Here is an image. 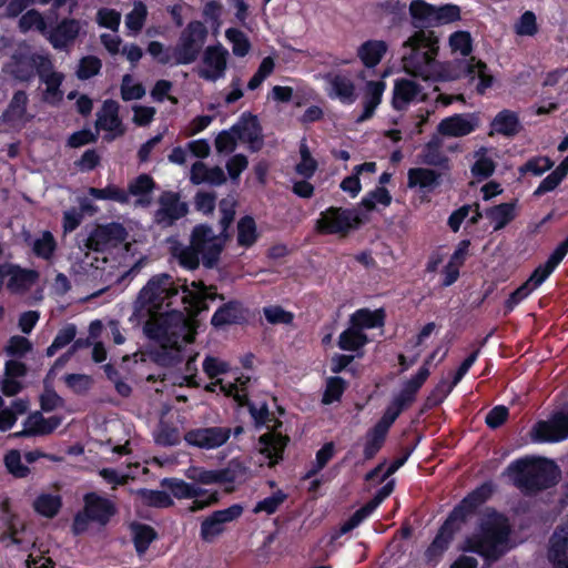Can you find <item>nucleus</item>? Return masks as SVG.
I'll return each mask as SVG.
<instances>
[{
	"label": "nucleus",
	"mask_w": 568,
	"mask_h": 568,
	"mask_svg": "<svg viewBox=\"0 0 568 568\" xmlns=\"http://www.w3.org/2000/svg\"><path fill=\"white\" fill-rule=\"evenodd\" d=\"M3 462L7 470L17 478H24L30 473L29 467L22 464L21 454L17 449L9 450Z\"/></svg>",
	"instance_id": "59"
},
{
	"label": "nucleus",
	"mask_w": 568,
	"mask_h": 568,
	"mask_svg": "<svg viewBox=\"0 0 568 568\" xmlns=\"http://www.w3.org/2000/svg\"><path fill=\"white\" fill-rule=\"evenodd\" d=\"M387 50L384 40H367L358 47L357 57L366 68L373 69L379 64Z\"/></svg>",
	"instance_id": "34"
},
{
	"label": "nucleus",
	"mask_w": 568,
	"mask_h": 568,
	"mask_svg": "<svg viewBox=\"0 0 568 568\" xmlns=\"http://www.w3.org/2000/svg\"><path fill=\"white\" fill-rule=\"evenodd\" d=\"M523 129L518 113L504 109L499 111L490 122L489 135L500 134L507 138L517 135Z\"/></svg>",
	"instance_id": "26"
},
{
	"label": "nucleus",
	"mask_w": 568,
	"mask_h": 568,
	"mask_svg": "<svg viewBox=\"0 0 568 568\" xmlns=\"http://www.w3.org/2000/svg\"><path fill=\"white\" fill-rule=\"evenodd\" d=\"M369 343V338L365 332L358 331L351 323L349 326L344 329L338 338L337 346L339 349L345 352H353L354 356L362 358L364 356V347Z\"/></svg>",
	"instance_id": "28"
},
{
	"label": "nucleus",
	"mask_w": 568,
	"mask_h": 568,
	"mask_svg": "<svg viewBox=\"0 0 568 568\" xmlns=\"http://www.w3.org/2000/svg\"><path fill=\"white\" fill-rule=\"evenodd\" d=\"M480 354V348L474 349L459 365V367L454 372L450 383L447 385L446 382H442L437 385L436 390L443 394V397H446L455 386H457L464 376L468 373L470 367L475 364L478 356Z\"/></svg>",
	"instance_id": "42"
},
{
	"label": "nucleus",
	"mask_w": 568,
	"mask_h": 568,
	"mask_svg": "<svg viewBox=\"0 0 568 568\" xmlns=\"http://www.w3.org/2000/svg\"><path fill=\"white\" fill-rule=\"evenodd\" d=\"M61 506L62 499L58 494H41L33 503L36 511L48 518H53Z\"/></svg>",
	"instance_id": "46"
},
{
	"label": "nucleus",
	"mask_w": 568,
	"mask_h": 568,
	"mask_svg": "<svg viewBox=\"0 0 568 568\" xmlns=\"http://www.w3.org/2000/svg\"><path fill=\"white\" fill-rule=\"evenodd\" d=\"M81 30V23L75 19H63L54 28L47 29L44 36L52 47L57 50H64L71 45L78 38Z\"/></svg>",
	"instance_id": "19"
},
{
	"label": "nucleus",
	"mask_w": 568,
	"mask_h": 568,
	"mask_svg": "<svg viewBox=\"0 0 568 568\" xmlns=\"http://www.w3.org/2000/svg\"><path fill=\"white\" fill-rule=\"evenodd\" d=\"M62 419L58 416L43 417L40 412L30 414L24 422V429L14 434L16 437L43 436L57 429Z\"/></svg>",
	"instance_id": "24"
},
{
	"label": "nucleus",
	"mask_w": 568,
	"mask_h": 568,
	"mask_svg": "<svg viewBox=\"0 0 568 568\" xmlns=\"http://www.w3.org/2000/svg\"><path fill=\"white\" fill-rule=\"evenodd\" d=\"M347 387L348 382H346L343 377H328L326 379L325 390L322 394V404L329 405L335 402H339Z\"/></svg>",
	"instance_id": "47"
},
{
	"label": "nucleus",
	"mask_w": 568,
	"mask_h": 568,
	"mask_svg": "<svg viewBox=\"0 0 568 568\" xmlns=\"http://www.w3.org/2000/svg\"><path fill=\"white\" fill-rule=\"evenodd\" d=\"M6 275H10L8 288L14 293L26 292L39 280V272L36 270L22 268L18 265H8Z\"/></svg>",
	"instance_id": "29"
},
{
	"label": "nucleus",
	"mask_w": 568,
	"mask_h": 568,
	"mask_svg": "<svg viewBox=\"0 0 568 568\" xmlns=\"http://www.w3.org/2000/svg\"><path fill=\"white\" fill-rule=\"evenodd\" d=\"M390 203L392 195L389 191L384 186H376L374 190L369 191L365 196L362 197L358 206L366 212H372L375 210L376 204H381L384 207H387L390 205Z\"/></svg>",
	"instance_id": "45"
},
{
	"label": "nucleus",
	"mask_w": 568,
	"mask_h": 568,
	"mask_svg": "<svg viewBox=\"0 0 568 568\" xmlns=\"http://www.w3.org/2000/svg\"><path fill=\"white\" fill-rule=\"evenodd\" d=\"M49 55L31 52L26 44L20 45L12 54L10 61L6 65V71L14 79L21 82H28L40 73V63L49 60Z\"/></svg>",
	"instance_id": "9"
},
{
	"label": "nucleus",
	"mask_w": 568,
	"mask_h": 568,
	"mask_svg": "<svg viewBox=\"0 0 568 568\" xmlns=\"http://www.w3.org/2000/svg\"><path fill=\"white\" fill-rule=\"evenodd\" d=\"M420 92V87L407 79L396 81L394 87L393 106L396 110L404 109L409 102L415 100Z\"/></svg>",
	"instance_id": "39"
},
{
	"label": "nucleus",
	"mask_w": 568,
	"mask_h": 568,
	"mask_svg": "<svg viewBox=\"0 0 568 568\" xmlns=\"http://www.w3.org/2000/svg\"><path fill=\"white\" fill-rule=\"evenodd\" d=\"M235 205L236 201L233 196H226L220 201L221 232L219 234L211 226L199 224L192 230L189 245L176 244L172 247V255L181 266L195 270L200 262L206 268L217 265L221 253L229 240L226 231L234 220Z\"/></svg>",
	"instance_id": "3"
},
{
	"label": "nucleus",
	"mask_w": 568,
	"mask_h": 568,
	"mask_svg": "<svg viewBox=\"0 0 568 568\" xmlns=\"http://www.w3.org/2000/svg\"><path fill=\"white\" fill-rule=\"evenodd\" d=\"M355 358L357 357L354 355L335 353L328 361L329 371L334 374L348 372L355 376L357 372L353 366Z\"/></svg>",
	"instance_id": "61"
},
{
	"label": "nucleus",
	"mask_w": 568,
	"mask_h": 568,
	"mask_svg": "<svg viewBox=\"0 0 568 568\" xmlns=\"http://www.w3.org/2000/svg\"><path fill=\"white\" fill-rule=\"evenodd\" d=\"M19 29L22 32H28V31L34 29V30L39 31L41 34L45 36L48 27H47L43 16L39 11L31 9V10H28L20 18Z\"/></svg>",
	"instance_id": "53"
},
{
	"label": "nucleus",
	"mask_w": 568,
	"mask_h": 568,
	"mask_svg": "<svg viewBox=\"0 0 568 568\" xmlns=\"http://www.w3.org/2000/svg\"><path fill=\"white\" fill-rule=\"evenodd\" d=\"M241 405L248 406L250 414L253 417V419L257 426L264 425L268 429H273L277 425H281V422L275 420L271 417V413H270L266 404H261L257 407L255 404H252L247 400V395L245 394V398L243 399V404H241Z\"/></svg>",
	"instance_id": "52"
},
{
	"label": "nucleus",
	"mask_w": 568,
	"mask_h": 568,
	"mask_svg": "<svg viewBox=\"0 0 568 568\" xmlns=\"http://www.w3.org/2000/svg\"><path fill=\"white\" fill-rule=\"evenodd\" d=\"M511 532L508 518L494 508H487L479 521L478 532L466 540V550L481 556L487 562L498 560L505 552Z\"/></svg>",
	"instance_id": "5"
},
{
	"label": "nucleus",
	"mask_w": 568,
	"mask_h": 568,
	"mask_svg": "<svg viewBox=\"0 0 568 568\" xmlns=\"http://www.w3.org/2000/svg\"><path fill=\"white\" fill-rule=\"evenodd\" d=\"M226 39L232 43V51L237 57H244L251 49L250 41L244 32L230 28L225 31Z\"/></svg>",
	"instance_id": "58"
},
{
	"label": "nucleus",
	"mask_w": 568,
	"mask_h": 568,
	"mask_svg": "<svg viewBox=\"0 0 568 568\" xmlns=\"http://www.w3.org/2000/svg\"><path fill=\"white\" fill-rule=\"evenodd\" d=\"M148 16L146 6L143 2H135L133 9L125 16V26L132 32L142 30Z\"/></svg>",
	"instance_id": "60"
},
{
	"label": "nucleus",
	"mask_w": 568,
	"mask_h": 568,
	"mask_svg": "<svg viewBox=\"0 0 568 568\" xmlns=\"http://www.w3.org/2000/svg\"><path fill=\"white\" fill-rule=\"evenodd\" d=\"M442 184V174L428 168H412L407 172V186L430 193Z\"/></svg>",
	"instance_id": "25"
},
{
	"label": "nucleus",
	"mask_w": 568,
	"mask_h": 568,
	"mask_svg": "<svg viewBox=\"0 0 568 568\" xmlns=\"http://www.w3.org/2000/svg\"><path fill=\"white\" fill-rule=\"evenodd\" d=\"M365 219L357 209L331 207L322 212V233H347L362 225Z\"/></svg>",
	"instance_id": "13"
},
{
	"label": "nucleus",
	"mask_w": 568,
	"mask_h": 568,
	"mask_svg": "<svg viewBox=\"0 0 568 568\" xmlns=\"http://www.w3.org/2000/svg\"><path fill=\"white\" fill-rule=\"evenodd\" d=\"M40 80L45 84L43 100L49 103H57L62 100L63 93L60 85L64 79L63 74L53 70L51 59L40 63Z\"/></svg>",
	"instance_id": "23"
},
{
	"label": "nucleus",
	"mask_w": 568,
	"mask_h": 568,
	"mask_svg": "<svg viewBox=\"0 0 568 568\" xmlns=\"http://www.w3.org/2000/svg\"><path fill=\"white\" fill-rule=\"evenodd\" d=\"M138 495L145 505L152 507L166 508L174 504L171 496L161 490L140 489Z\"/></svg>",
	"instance_id": "56"
},
{
	"label": "nucleus",
	"mask_w": 568,
	"mask_h": 568,
	"mask_svg": "<svg viewBox=\"0 0 568 568\" xmlns=\"http://www.w3.org/2000/svg\"><path fill=\"white\" fill-rule=\"evenodd\" d=\"M493 486L489 483H484L467 494L453 508L425 551L427 561H438L443 557L462 526L476 514L477 509L490 498Z\"/></svg>",
	"instance_id": "4"
},
{
	"label": "nucleus",
	"mask_w": 568,
	"mask_h": 568,
	"mask_svg": "<svg viewBox=\"0 0 568 568\" xmlns=\"http://www.w3.org/2000/svg\"><path fill=\"white\" fill-rule=\"evenodd\" d=\"M536 443H558L568 438V403L548 420L537 422L531 429Z\"/></svg>",
	"instance_id": "11"
},
{
	"label": "nucleus",
	"mask_w": 568,
	"mask_h": 568,
	"mask_svg": "<svg viewBox=\"0 0 568 568\" xmlns=\"http://www.w3.org/2000/svg\"><path fill=\"white\" fill-rule=\"evenodd\" d=\"M24 241L31 247L34 256L49 263L53 262L58 243L50 231H42L36 237L27 234Z\"/></svg>",
	"instance_id": "27"
},
{
	"label": "nucleus",
	"mask_w": 568,
	"mask_h": 568,
	"mask_svg": "<svg viewBox=\"0 0 568 568\" xmlns=\"http://www.w3.org/2000/svg\"><path fill=\"white\" fill-rule=\"evenodd\" d=\"M88 192L97 200H111L120 204L130 202L129 193L114 184H109L104 189L90 187Z\"/></svg>",
	"instance_id": "51"
},
{
	"label": "nucleus",
	"mask_w": 568,
	"mask_h": 568,
	"mask_svg": "<svg viewBox=\"0 0 568 568\" xmlns=\"http://www.w3.org/2000/svg\"><path fill=\"white\" fill-rule=\"evenodd\" d=\"M84 507L79 511L72 524V531L75 535L83 534L89 527V523H98L104 526L115 514V505L108 498L97 493H88L83 497Z\"/></svg>",
	"instance_id": "7"
},
{
	"label": "nucleus",
	"mask_w": 568,
	"mask_h": 568,
	"mask_svg": "<svg viewBox=\"0 0 568 568\" xmlns=\"http://www.w3.org/2000/svg\"><path fill=\"white\" fill-rule=\"evenodd\" d=\"M185 476L202 485L233 481V475L227 469L209 470L203 467L191 466L185 470Z\"/></svg>",
	"instance_id": "37"
},
{
	"label": "nucleus",
	"mask_w": 568,
	"mask_h": 568,
	"mask_svg": "<svg viewBox=\"0 0 568 568\" xmlns=\"http://www.w3.org/2000/svg\"><path fill=\"white\" fill-rule=\"evenodd\" d=\"M192 288L185 283L175 282L169 274H158L149 280L140 291L136 306L150 316L144 325V333L150 339L160 344L155 353L156 362L163 366H173L182 361V347L192 343L195 335L194 321L182 311L172 310L158 314L165 305H183L191 315L209 308L207 301L219 295L212 287L201 282H192ZM223 300V296H220Z\"/></svg>",
	"instance_id": "1"
},
{
	"label": "nucleus",
	"mask_w": 568,
	"mask_h": 568,
	"mask_svg": "<svg viewBox=\"0 0 568 568\" xmlns=\"http://www.w3.org/2000/svg\"><path fill=\"white\" fill-rule=\"evenodd\" d=\"M485 214L489 220L495 222V231L501 230L515 219V203L494 205L488 207Z\"/></svg>",
	"instance_id": "43"
},
{
	"label": "nucleus",
	"mask_w": 568,
	"mask_h": 568,
	"mask_svg": "<svg viewBox=\"0 0 568 568\" xmlns=\"http://www.w3.org/2000/svg\"><path fill=\"white\" fill-rule=\"evenodd\" d=\"M229 51L222 45H210L205 49L203 54L204 68L197 70L200 78L215 82L224 78L227 69Z\"/></svg>",
	"instance_id": "16"
},
{
	"label": "nucleus",
	"mask_w": 568,
	"mask_h": 568,
	"mask_svg": "<svg viewBox=\"0 0 568 568\" xmlns=\"http://www.w3.org/2000/svg\"><path fill=\"white\" fill-rule=\"evenodd\" d=\"M329 83L331 89L328 91V95L332 99H337L345 105H351L356 101V89L351 79L342 74H336L331 79Z\"/></svg>",
	"instance_id": "36"
},
{
	"label": "nucleus",
	"mask_w": 568,
	"mask_h": 568,
	"mask_svg": "<svg viewBox=\"0 0 568 568\" xmlns=\"http://www.w3.org/2000/svg\"><path fill=\"white\" fill-rule=\"evenodd\" d=\"M386 85L383 81H368L363 97V111L357 121L363 122L371 119L382 102Z\"/></svg>",
	"instance_id": "31"
},
{
	"label": "nucleus",
	"mask_w": 568,
	"mask_h": 568,
	"mask_svg": "<svg viewBox=\"0 0 568 568\" xmlns=\"http://www.w3.org/2000/svg\"><path fill=\"white\" fill-rule=\"evenodd\" d=\"M250 381L248 377H239L236 378V383H230L229 385H224L222 379L210 383L206 385L205 389L207 392H215L217 385H220L221 389L226 395H233L234 398L239 402V404H243V399L245 398V393L243 386Z\"/></svg>",
	"instance_id": "54"
},
{
	"label": "nucleus",
	"mask_w": 568,
	"mask_h": 568,
	"mask_svg": "<svg viewBox=\"0 0 568 568\" xmlns=\"http://www.w3.org/2000/svg\"><path fill=\"white\" fill-rule=\"evenodd\" d=\"M3 510L7 514L4 517L7 530L2 535V539L9 538L12 544H22V539H20L19 535L24 531L26 524L18 516L9 514V505L7 501L3 504Z\"/></svg>",
	"instance_id": "49"
},
{
	"label": "nucleus",
	"mask_w": 568,
	"mask_h": 568,
	"mask_svg": "<svg viewBox=\"0 0 568 568\" xmlns=\"http://www.w3.org/2000/svg\"><path fill=\"white\" fill-rule=\"evenodd\" d=\"M548 559L555 568H568V521L558 525L550 536Z\"/></svg>",
	"instance_id": "20"
},
{
	"label": "nucleus",
	"mask_w": 568,
	"mask_h": 568,
	"mask_svg": "<svg viewBox=\"0 0 568 568\" xmlns=\"http://www.w3.org/2000/svg\"><path fill=\"white\" fill-rule=\"evenodd\" d=\"M120 105L114 100H105L101 110L97 113L95 126L98 130H103L112 133L109 140L124 134L122 121L119 118Z\"/></svg>",
	"instance_id": "22"
},
{
	"label": "nucleus",
	"mask_w": 568,
	"mask_h": 568,
	"mask_svg": "<svg viewBox=\"0 0 568 568\" xmlns=\"http://www.w3.org/2000/svg\"><path fill=\"white\" fill-rule=\"evenodd\" d=\"M242 317V308L239 302H230L221 306L212 316L211 323L215 327L236 323Z\"/></svg>",
	"instance_id": "44"
},
{
	"label": "nucleus",
	"mask_w": 568,
	"mask_h": 568,
	"mask_svg": "<svg viewBox=\"0 0 568 568\" xmlns=\"http://www.w3.org/2000/svg\"><path fill=\"white\" fill-rule=\"evenodd\" d=\"M449 44L453 51H458L464 57L469 55L473 51V40L468 31H456L452 33Z\"/></svg>",
	"instance_id": "64"
},
{
	"label": "nucleus",
	"mask_w": 568,
	"mask_h": 568,
	"mask_svg": "<svg viewBox=\"0 0 568 568\" xmlns=\"http://www.w3.org/2000/svg\"><path fill=\"white\" fill-rule=\"evenodd\" d=\"M408 12L412 26L418 30L403 43V67L408 74L428 80L436 71L439 50V38L430 30L435 27L436 6L412 0Z\"/></svg>",
	"instance_id": "2"
},
{
	"label": "nucleus",
	"mask_w": 568,
	"mask_h": 568,
	"mask_svg": "<svg viewBox=\"0 0 568 568\" xmlns=\"http://www.w3.org/2000/svg\"><path fill=\"white\" fill-rule=\"evenodd\" d=\"M286 444L287 437L270 430L260 437L258 450L271 460V464H274L282 458Z\"/></svg>",
	"instance_id": "35"
},
{
	"label": "nucleus",
	"mask_w": 568,
	"mask_h": 568,
	"mask_svg": "<svg viewBox=\"0 0 568 568\" xmlns=\"http://www.w3.org/2000/svg\"><path fill=\"white\" fill-rule=\"evenodd\" d=\"M125 229L119 223L100 225L94 229L84 241L83 247L88 251L103 253L110 247L118 246L126 239Z\"/></svg>",
	"instance_id": "14"
},
{
	"label": "nucleus",
	"mask_w": 568,
	"mask_h": 568,
	"mask_svg": "<svg viewBox=\"0 0 568 568\" xmlns=\"http://www.w3.org/2000/svg\"><path fill=\"white\" fill-rule=\"evenodd\" d=\"M385 318L386 313L384 308H377L374 311L369 308H359L351 315L349 323L358 331L364 332L365 329L383 327Z\"/></svg>",
	"instance_id": "32"
},
{
	"label": "nucleus",
	"mask_w": 568,
	"mask_h": 568,
	"mask_svg": "<svg viewBox=\"0 0 568 568\" xmlns=\"http://www.w3.org/2000/svg\"><path fill=\"white\" fill-rule=\"evenodd\" d=\"M376 8L384 14L389 17L390 27H399L407 20V7L400 0H379Z\"/></svg>",
	"instance_id": "41"
},
{
	"label": "nucleus",
	"mask_w": 568,
	"mask_h": 568,
	"mask_svg": "<svg viewBox=\"0 0 568 568\" xmlns=\"http://www.w3.org/2000/svg\"><path fill=\"white\" fill-rule=\"evenodd\" d=\"M479 125L475 113H456L444 118L437 125V133L443 136L462 138L473 133Z\"/></svg>",
	"instance_id": "18"
},
{
	"label": "nucleus",
	"mask_w": 568,
	"mask_h": 568,
	"mask_svg": "<svg viewBox=\"0 0 568 568\" xmlns=\"http://www.w3.org/2000/svg\"><path fill=\"white\" fill-rule=\"evenodd\" d=\"M207 29L201 21H191L182 30L179 41L173 49L174 64H191L195 62L207 38Z\"/></svg>",
	"instance_id": "8"
},
{
	"label": "nucleus",
	"mask_w": 568,
	"mask_h": 568,
	"mask_svg": "<svg viewBox=\"0 0 568 568\" xmlns=\"http://www.w3.org/2000/svg\"><path fill=\"white\" fill-rule=\"evenodd\" d=\"M516 485L526 494H537L555 487L561 479L559 466L549 458H519L510 463Z\"/></svg>",
	"instance_id": "6"
},
{
	"label": "nucleus",
	"mask_w": 568,
	"mask_h": 568,
	"mask_svg": "<svg viewBox=\"0 0 568 568\" xmlns=\"http://www.w3.org/2000/svg\"><path fill=\"white\" fill-rule=\"evenodd\" d=\"M161 486L169 489L171 494L178 499H194L189 507L190 513H195L209 507L219 500L217 493H211L206 498L203 497L207 491L196 487L193 484L186 483L179 478H164Z\"/></svg>",
	"instance_id": "10"
},
{
	"label": "nucleus",
	"mask_w": 568,
	"mask_h": 568,
	"mask_svg": "<svg viewBox=\"0 0 568 568\" xmlns=\"http://www.w3.org/2000/svg\"><path fill=\"white\" fill-rule=\"evenodd\" d=\"M223 4L217 0L207 1L202 11L204 20L211 24V28L216 32L222 24Z\"/></svg>",
	"instance_id": "63"
},
{
	"label": "nucleus",
	"mask_w": 568,
	"mask_h": 568,
	"mask_svg": "<svg viewBox=\"0 0 568 568\" xmlns=\"http://www.w3.org/2000/svg\"><path fill=\"white\" fill-rule=\"evenodd\" d=\"M554 166V162L548 156H532L518 171L521 175L531 173L535 176H540Z\"/></svg>",
	"instance_id": "55"
},
{
	"label": "nucleus",
	"mask_w": 568,
	"mask_h": 568,
	"mask_svg": "<svg viewBox=\"0 0 568 568\" xmlns=\"http://www.w3.org/2000/svg\"><path fill=\"white\" fill-rule=\"evenodd\" d=\"M233 131H236L239 140L251 143H254L260 136V128L255 118L234 124Z\"/></svg>",
	"instance_id": "62"
},
{
	"label": "nucleus",
	"mask_w": 568,
	"mask_h": 568,
	"mask_svg": "<svg viewBox=\"0 0 568 568\" xmlns=\"http://www.w3.org/2000/svg\"><path fill=\"white\" fill-rule=\"evenodd\" d=\"M387 434L381 432L379 429L372 427L367 430L365 435L364 443V459L371 460L373 459L379 450L383 448Z\"/></svg>",
	"instance_id": "48"
},
{
	"label": "nucleus",
	"mask_w": 568,
	"mask_h": 568,
	"mask_svg": "<svg viewBox=\"0 0 568 568\" xmlns=\"http://www.w3.org/2000/svg\"><path fill=\"white\" fill-rule=\"evenodd\" d=\"M189 212V205L181 200L178 192L164 191L158 197V209L153 215V222L161 229H168Z\"/></svg>",
	"instance_id": "12"
},
{
	"label": "nucleus",
	"mask_w": 568,
	"mask_h": 568,
	"mask_svg": "<svg viewBox=\"0 0 568 568\" xmlns=\"http://www.w3.org/2000/svg\"><path fill=\"white\" fill-rule=\"evenodd\" d=\"M257 240L256 224L253 217L244 216L237 223V243L240 246L250 247Z\"/></svg>",
	"instance_id": "50"
},
{
	"label": "nucleus",
	"mask_w": 568,
	"mask_h": 568,
	"mask_svg": "<svg viewBox=\"0 0 568 568\" xmlns=\"http://www.w3.org/2000/svg\"><path fill=\"white\" fill-rule=\"evenodd\" d=\"M190 181L195 185L202 183L222 185L226 182V176L220 166L209 168L205 163L197 161L191 168Z\"/></svg>",
	"instance_id": "33"
},
{
	"label": "nucleus",
	"mask_w": 568,
	"mask_h": 568,
	"mask_svg": "<svg viewBox=\"0 0 568 568\" xmlns=\"http://www.w3.org/2000/svg\"><path fill=\"white\" fill-rule=\"evenodd\" d=\"M130 530L132 541L139 556H143L149 546L158 538L154 528L145 524L132 523Z\"/></svg>",
	"instance_id": "40"
},
{
	"label": "nucleus",
	"mask_w": 568,
	"mask_h": 568,
	"mask_svg": "<svg viewBox=\"0 0 568 568\" xmlns=\"http://www.w3.org/2000/svg\"><path fill=\"white\" fill-rule=\"evenodd\" d=\"M154 187V180L148 174H141L129 183L126 193H129V196L138 197L135 201L136 206L146 207L151 204L150 194Z\"/></svg>",
	"instance_id": "38"
},
{
	"label": "nucleus",
	"mask_w": 568,
	"mask_h": 568,
	"mask_svg": "<svg viewBox=\"0 0 568 568\" xmlns=\"http://www.w3.org/2000/svg\"><path fill=\"white\" fill-rule=\"evenodd\" d=\"M29 98L26 91L18 90L13 93L7 109L2 113L4 123L12 128H22L32 120V115L28 113Z\"/></svg>",
	"instance_id": "21"
},
{
	"label": "nucleus",
	"mask_w": 568,
	"mask_h": 568,
	"mask_svg": "<svg viewBox=\"0 0 568 568\" xmlns=\"http://www.w3.org/2000/svg\"><path fill=\"white\" fill-rule=\"evenodd\" d=\"M243 508L233 505L226 509L216 510L201 524L200 536L205 542H213L223 531L224 525L241 516Z\"/></svg>",
	"instance_id": "17"
},
{
	"label": "nucleus",
	"mask_w": 568,
	"mask_h": 568,
	"mask_svg": "<svg viewBox=\"0 0 568 568\" xmlns=\"http://www.w3.org/2000/svg\"><path fill=\"white\" fill-rule=\"evenodd\" d=\"M443 140L437 135L433 134L428 142L424 145L422 153L419 154L420 162L429 166H436L444 170L449 169V159L442 151Z\"/></svg>",
	"instance_id": "30"
},
{
	"label": "nucleus",
	"mask_w": 568,
	"mask_h": 568,
	"mask_svg": "<svg viewBox=\"0 0 568 568\" xmlns=\"http://www.w3.org/2000/svg\"><path fill=\"white\" fill-rule=\"evenodd\" d=\"M102 61L95 55L83 57L78 64L75 74L80 80H88L99 74Z\"/></svg>",
	"instance_id": "57"
},
{
	"label": "nucleus",
	"mask_w": 568,
	"mask_h": 568,
	"mask_svg": "<svg viewBox=\"0 0 568 568\" xmlns=\"http://www.w3.org/2000/svg\"><path fill=\"white\" fill-rule=\"evenodd\" d=\"M232 429L225 426H210L190 429L184 434V440L201 449H215L223 446L231 437Z\"/></svg>",
	"instance_id": "15"
}]
</instances>
